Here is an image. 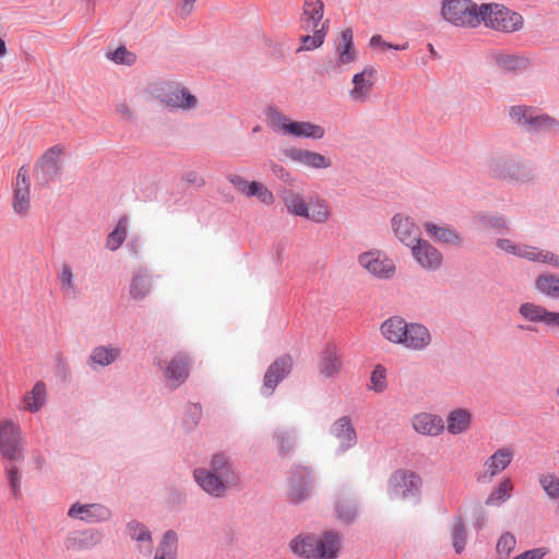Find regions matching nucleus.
Returning a JSON list of instances; mask_svg holds the SVG:
<instances>
[{"label":"nucleus","mask_w":559,"mask_h":559,"mask_svg":"<svg viewBox=\"0 0 559 559\" xmlns=\"http://www.w3.org/2000/svg\"><path fill=\"white\" fill-rule=\"evenodd\" d=\"M193 477L205 492L216 498L224 497L228 488L237 486L240 481L231 462L224 453L214 454L209 468L194 469Z\"/></svg>","instance_id":"f257e3e1"},{"label":"nucleus","mask_w":559,"mask_h":559,"mask_svg":"<svg viewBox=\"0 0 559 559\" xmlns=\"http://www.w3.org/2000/svg\"><path fill=\"white\" fill-rule=\"evenodd\" d=\"M341 547V536L333 531L321 535H299L290 542L292 550L306 559H336Z\"/></svg>","instance_id":"f03ea898"},{"label":"nucleus","mask_w":559,"mask_h":559,"mask_svg":"<svg viewBox=\"0 0 559 559\" xmlns=\"http://www.w3.org/2000/svg\"><path fill=\"white\" fill-rule=\"evenodd\" d=\"M441 16L456 27L476 28L481 24L483 3L472 0H443Z\"/></svg>","instance_id":"7ed1b4c3"},{"label":"nucleus","mask_w":559,"mask_h":559,"mask_svg":"<svg viewBox=\"0 0 559 559\" xmlns=\"http://www.w3.org/2000/svg\"><path fill=\"white\" fill-rule=\"evenodd\" d=\"M481 23L488 28L502 33H514L524 26L521 14L500 3H483Z\"/></svg>","instance_id":"20e7f679"},{"label":"nucleus","mask_w":559,"mask_h":559,"mask_svg":"<svg viewBox=\"0 0 559 559\" xmlns=\"http://www.w3.org/2000/svg\"><path fill=\"white\" fill-rule=\"evenodd\" d=\"M0 454L11 461L23 457L22 429L17 423L9 419L0 421Z\"/></svg>","instance_id":"39448f33"},{"label":"nucleus","mask_w":559,"mask_h":559,"mask_svg":"<svg viewBox=\"0 0 559 559\" xmlns=\"http://www.w3.org/2000/svg\"><path fill=\"white\" fill-rule=\"evenodd\" d=\"M378 72L371 66H366L360 72L352 78L350 87L347 95L354 104H367L371 100L372 93L377 83Z\"/></svg>","instance_id":"423d86ee"},{"label":"nucleus","mask_w":559,"mask_h":559,"mask_svg":"<svg viewBox=\"0 0 559 559\" xmlns=\"http://www.w3.org/2000/svg\"><path fill=\"white\" fill-rule=\"evenodd\" d=\"M12 209L22 217L27 216L31 210V180L25 166L20 167L13 183Z\"/></svg>","instance_id":"0eeeda50"},{"label":"nucleus","mask_w":559,"mask_h":559,"mask_svg":"<svg viewBox=\"0 0 559 559\" xmlns=\"http://www.w3.org/2000/svg\"><path fill=\"white\" fill-rule=\"evenodd\" d=\"M488 168L495 176L501 178L525 180L530 176V171L520 160L506 155L491 157L488 162Z\"/></svg>","instance_id":"6e6552de"},{"label":"nucleus","mask_w":559,"mask_h":559,"mask_svg":"<svg viewBox=\"0 0 559 559\" xmlns=\"http://www.w3.org/2000/svg\"><path fill=\"white\" fill-rule=\"evenodd\" d=\"M358 262L367 272L379 278H391L395 273L393 261L380 251L361 253Z\"/></svg>","instance_id":"1a4fd4ad"},{"label":"nucleus","mask_w":559,"mask_h":559,"mask_svg":"<svg viewBox=\"0 0 559 559\" xmlns=\"http://www.w3.org/2000/svg\"><path fill=\"white\" fill-rule=\"evenodd\" d=\"M324 4L322 0H305L300 17L301 29L306 33L318 28L329 29V21L323 20Z\"/></svg>","instance_id":"9d476101"},{"label":"nucleus","mask_w":559,"mask_h":559,"mask_svg":"<svg viewBox=\"0 0 559 559\" xmlns=\"http://www.w3.org/2000/svg\"><path fill=\"white\" fill-rule=\"evenodd\" d=\"M416 262L427 271H437L443 262L442 253L427 240H419L411 248Z\"/></svg>","instance_id":"9b49d317"},{"label":"nucleus","mask_w":559,"mask_h":559,"mask_svg":"<svg viewBox=\"0 0 559 559\" xmlns=\"http://www.w3.org/2000/svg\"><path fill=\"white\" fill-rule=\"evenodd\" d=\"M391 223L394 235L405 246L412 248L421 240L419 227L411 217L396 214L393 216Z\"/></svg>","instance_id":"f8f14e48"},{"label":"nucleus","mask_w":559,"mask_h":559,"mask_svg":"<svg viewBox=\"0 0 559 559\" xmlns=\"http://www.w3.org/2000/svg\"><path fill=\"white\" fill-rule=\"evenodd\" d=\"M280 129L285 134L313 140H321L325 134L324 128L320 124L310 121H288L285 117L280 118Z\"/></svg>","instance_id":"ddd939ff"},{"label":"nucleus","mask_w":559,"mask_h":559,"mask_svg":"<svg viewBox=\"0 0 559 559\" xmlns=\"http://www.w3.org/2000/svg\"><path fill=\"white\" fill-rule=\"evenodd\" d=\"M293 359L290 356H283L276 359L266 370L263 382V394L271 395L276 385L290 372Z\"/></svg>","instance_id":"4468645a"},{"label":"nucleus","mask_w":559,"mask_h":559,"mask_svg":"<svg viewBox=\"0 0 559 559\" xmlns=\"http://www.w3.org/2000/svg\"><path fill=\"white\" fill-rule=\"evenodd\" d=\"M285 156L301 166L312 169H326L331 167L332 162L329 157L306 148L290 147L285 151Z\"/></svg>","instance_id":"2eb2a0df"},{"label":"nucleus","mask_w":559,"mask_h":559,"mask_svg":"<svg viewBox=\"0 0 559 559\" xmlns=\"http://www.w3.org/2000/svg\"><path fill=\"white\" fill-rule=\"evenodd\" d=\"M421 479L413 472H400L393 476V495L396 498L407 499L419 492Z\"/></svg>","instance_id":"dca6fc26"},{"label":"nucleus","mask_w":559,"mask_h":559,"mask_svg":"<svg viewBox=\"0 0 559 559\" xmlns=\"http://www.w3.org/2000/svg\"><path fill=\"white\" fill-rule=\"evenodd\" d=\"M189 376V360L187 356L176 355L166 366L164 371L168 386L175 389L186 381Z\"/></svg>","instance_id":"f3484780"},{"label":"nucleus","mask_w":559,"mask_h":559,"mask_svg":"<svg viewBox=\"0 0 559 559\" xmlns=\"http://www.w3.org/2000/svg\"><path fill=\"white\" fill-rule=\"evenodd\" d=\"M336 61L335 67L343 69L344 67L353 63L357 58V51L353 43V31L345 28L341 32L338 41L336 43Z\"/></svg>","instance_id":"a211bd4d"},{"label":"nucleus","mask_w":559,"mask_h":559,"mask_svg":"<svg viewBox=\"0 0 559 559\" xmlns=\"http://www.w3.org/2000/svg\"><path fill=\"white\" fill-rule=\"evenodd\" d=\"M153 287V276L146 267H139L133 272L130 285L129 294L134 300H143L146 298Z\"/></svg>","instance_id":"6ab92c4d"},{"label":"nucleus","mask_w":559,"mask_h":559,"mask_svg":"<svg viewBox=\"0 0 559 559\" xmlns=\"http://www.w3.org/2000/svg\"><path fill=\"white\" fill-rule=\"evenodd\" d=\"M331 432L336 439L337 447L341 451H346L356 444V430L350 419L346 416L341 417L333 424Z\"/></svg>","instance_id":"aec40b11"},{"label":"nucleus","mask_w":559,"mask_h":559,"mask_svg":"<svg viewBox=\"0 0 559 559\" xmlns=\"http://www.w3.org/2000/svg\"><path fill=\"white\" fill-rule=\"evenodd\" d=\"M402 346L412 350H423L431 342L430 332L426 326L419 323L407 324V331L405 332Z\"/></svg>","instance_id":"412c9836"},{"label":"nucleus","mask_w":559,"mask_h":559,"mask_svg":"<svg viewBox=\"0 0 559 559\" xmlns=\"http://www.w3.org/2000/svg\"><path fill=\"white\" fill-rule=\"evenodd\" d=\"M102 535L98 532L88 530L69 535L64 540V546L67 550L76 552L91 549L98 545Z\"/></svg>","instance_id":"4be33fe9"},{"label":"nucleus","mask_w":559,"mask_h":559,"mask_svg":"<svg viewBox=\"0 0 559 559\" xmlns=\"http://www.w3.org/2000/svg\"><path fill=\"white\" fill-rule=\"evenodd\" d=\"M416 432L425 436H438L444 429L443 419L435 414L419 413L412 419Z\"/></svg>","instance_id":"5701e85b"},{"label":"nucleus","mask_w":559,"mask_h":559,"mask_svg":"<svg viewBox=\"0 0 559 559\" xmlns=\"http://www.w3.org/2000/svg\"><path fill=\"white\" fill-rule=\"evenodd\" d=\"M343 367L342 358L335 346H328L321 354L318 365L319 372L325 378H335Z\"/></svg>","instance_id":"b1692460"},{"label":"nucleus","mask_w":559,"mask_h":559,"mask_svg":"<svg viewBox=\"0 0 559 559\" xmlns=\"http://www.w3.org/2000/svg\"><path fill=\"white\" fill-rule=\"evenodd\" d=\"M68 515L87 522H97L107 520L110 516V512L102 504H73Z\"/></svg>","instance_id":"393cba45"},{"label":"nucleus","mask_w":559,"mask_h":559,"mask_svg":"<svg viewBox=\"0 0 559 559\" xmlns=\"http://www.w3.org/2000/svg\"><path fill=\"white\" fill-rule=\"evenodd\" d=\"M424 228L431 238L439 242L451 246L462 245L463 239L461 235L451 226L436 225L431 222H426Z\"/></svg>","instance_id":"a878e982"},{"label":"nucleus","mask_w":559,"mask_h":559,"mask_svg":"<svg viewBox=\"0 0 559 559\" xmlns=\"http://www.w3.org/2000/svg\"><path fill=\"white\" fill-rule=\"evenodd\" d=\"M495 64L504 72H519L530 66L527 57L522 55L496 52L492 55Z\"/></svg>","instance_id":"bb28decb"},{"label":"nucleus","mask_w":559,"mask_h":559,"mask_svg":"<svg viewBox=\"0 0 559 559\" xmlns=\"http://www.w3.org/2000/svg\"><path fill=\"white\" fill-rule=\"evenodd\" d=\"M513 459V450L511 448H500L493 452L485 462L486 473L491 479L502 471H504Z\"/></svg>","instance_id":"cd10ccee"},{"label":"nucleus","mask_w":559,"mask_h":559,"mask_svg":"<svg viewBox=\"0 0 559 559\" xmlns=\"http://www.w3.org/2000/svg\"><path fill=\"white\" fill-rule=\"evenodd\" d=\"M407 322L401 317H391L381 324V333L384 338L393 344L402 345Z\"/></svg>","instance_id":"c85d7f7f"},{"label":"nucleus","mask_w":559,"mask_h":559,"mask_svg":"<svg viewBox=\"0 0 559 559\" xmlns=\"http://www.w3.org/2000/svg\"><path fill=\"white\" fill-rule=\"evenodd\" d=\"M127 531L131 539L136 542L138 549L145 555H150L153 546V539L150 530L144 524L132 521L128 524Z\"/></svg>","instance_id":"c756f323"},{"label":"nucleus","mask_w":559,"mask_h":559,"mask_svg":"<svg viewBox=\"0 0 559 559\" xmlns=\"http://www.w3.org/2000/svg\"><path fill=\"white\" fill-rule=\"evenodd\" d=\"M178 554V535L174 531L164 533L159 540L153 559H177Z\"/></svg>","instance_id":"7c9ffc66"},{"label":"nucleus","mask_w":559,"mask_h":559,"mask_svg":"<svg viewBox=\"0 0 559 559\" xmlns=\"http://www.w3.org/2000/svg\"><path fill=\"white\" fill-rule=\"evenodd\" d=\"M519 258L527 259L533 262L548 263L559 267V257L537 247L521 245Z\"/></svg>","instance_id":"2f4dec72"},{"label":"nucleus","mask_w":559,"mask_h":559,"mask_svg":"<svg viewBox=\"0 0 559 559\" xmlns=\"http://www.w3.org/2000/svg\"><path fill=\"white\" fill-rule=\"evenodd\" d=\"M57 280L59 282L61 293L66 298L74 299L79 296L80 290L75 283V276L72 267L68 263H63L61 265Z\"/></svg>","instance_id":"473e14b6"},{"label":"nucleus","mask_w":559,"mask_h":559,"mask_svg":"<svg viewBox=\"0 0 559 559\" xmlns=\"http://www.w3.org/2000/svg\"><path fill=\"white\" fill-rule=\"evenodd\" d=\"M46 396L45 383L41 381L36 382L33 389L23 397V409L37 413L46 403Z\"/></svg>","instance_id":"72a5a7b5"},{"label":"nucleus","mask_w":559,"mask_h":559,"mask_svg":"<svg viewBox=\"0 0 559 559\" xmlns=\"http://www.w3.org/2000/svg\"><path fill=\"white\" fill-rule=\"evenodd\" d=\"M472 423V415L468 411L457 408L452 411L447 418V429L452 435L466 431Z\"/></svg>","instance_id":"f704fd0d"},{"label":"nucleus","mask_w":559,"mask_h":559,"mask_svg":"<svg viewBox=\"0 0 559 559\" xmlns=\"http://www.w3.org/2000/svg\"><path fill=\"white\" fill-rule=\"evenodd\" d=\"M165 103L171 107L192 109L197 106L198 99L188 90L176 87L166 96Z\"/></svg>","instance_id":"c9c22d12"},{"label":"nucleus","mask_w":559,"mask_h":559,"mask_svg":"<svg viewBox=\"0 0 559 559\" xmlns=\"http://www.w3.org/2000/svg\"><path fill=\"white\" fill-rule=\"evenodd\" d=\"M119 355L120 349L117 347L98 346L92 350L88 362L92 368L95 366L106 367L115 361Z\"/></svg>","instance_id":"e433bc0d"},{"label":"nucleus","mask_w":559,"mask_h":559,"mask_svg":"<svg viewBox=\"0 0 559 559\" xmlns=\"http://www.w3.org/2000/svg\"><path fill=\"white\" fill-rule=\"evenodd\" d=\"M63 153L64 150L61 145L48 148L39 160L41 168L49 174L57 175L61 169V156Z\"/></svg>","instance_id":"4c0bfd02"},{"label":"nucleus","mask_w":559,"mask_h":559,"mask_svg":"<svg viewBox=\"0 0 559 559\" xmlns=\"http://www.w3.org/2000/svg\"><path fill=\"white\" fill-rule=\"evenodd\" d=\"M535 286L542 294L559 299V276L542 274L536 278Z\"/></svg>","instance_id":"58836bf2"},{"label":"nucleus","mask_w":559,"mask_h":559,"mask_svg":"<svg viewBox=\"0 0 559 559\" xmlns=\"http://www.w3.org/2000/svg\"><path fill=\"white\" fill-rule=\"evenodd\" d=\"M283 201L289 213L305 218L308 215V204L301 194L288 191L285 193Z\"/></svg>","instance_id":"ea45409f"},{"label":"nucleus","mask_w":559,"mask_h":559,"mask_svg":"<svg viewBox=\"0 0 559 559\" xmlns=\"http://www.w3.org/2000/svg\"><path fill=\"white\" fill-rule=\"evenodd\" d=\"M128 217L121 216L115 229L107 236L106 248L115 251L123 243L127 237Z\"/></svg>","instance_id":"a19ab883"},{"label":"nucleus","mask_w":559,"mask_h":559,"mask_svg":"<svg viewBox=\"0 0 559 559\" xmlns=\"http://www.w3.org/2000/svg\"><path fill=\"white\" fill-rule=\"evenodd\" d=\"M330 217V210L324 200L317 199L314 201H310L308 204V215L307 219H310L314 223H325Z\"/></svg>","instance_id":"79ce46f5"},{"label":"nucleus","mask_w":559,"mask_h":559,"mask_svg":"<svg viewBox=\"0 0 559 559\" xmlns=\"http://www.w3.org/2000/svg\"><path fill=\"white\" fill-rule=\"evenodd\" d=\"M536 109L527 106H512L509 109L510 118L518 124H522L531 129Z\"/></svg>","instance_id":"37998d69"},{"label":"nucleus","mask_w":559,"mask_h":559,"mask_svg":"<svg viewBox=\"0 0 559 559\" xmlns=\"http://www.w3.org/2000/svg\"><path fill=\"white\" fill-rule=\"evenodd\" d=\"M513 490V484L511 479H503L499 486L487 497L486 504L487 506H499L506 500H508L511 496V491Z\"/></svg>","instance_id":"c03bdc74"},{"label":"nucleus","mask_w":559,"mask_h":559,"mask_svg":"<svg viewBox=\"0 0 559 559\" xmlns=\"http://www.w3.org/2000/svg\"><path fill=\"white\" fill-rule=\"evenodd\" d=\"M328 32L323 28H318L316 31H310V33H306L300 37V47L297 49V51L302 50H313L316 48H319L324 43L325 36Z\"/></svg>","instance_id":"a18cd8bd"},{"label":"nucleus","mask_w":559,"mask_h":559,"mask_svg":"<svg viewBox=\"0 0 559 559\" xmlns=\"http://www.w3.org/2000/svg\"><path fill=\"white\" fill-rule=\"evenodd\" d=\"M538 483L549 499H559V477L557 475L543 473L538 476Z\"/></svg>","instance_id":"49530a36"},{"label":"nucleus","mask_w":559,"mask_h":559,"mask_svg":"<svg viewBox=\"0 0 559 559\" xmlns=\"http://www.w3.org/2000/svg\"><path fill=\"white\" fill-rule=\"evenodd\" d=\"M546 310L547 309L540 305L524 302L520 306L519 313L527 321L543 323Z\"/></svg>","instance_id":"de8ad7c7"},{"label":"nucleus","mask_w":559,"mask_h":559,"mask_svg":"<svg viewBox=\"0 0 559 559\" xmlns=\"http://www.w3.org/2000/svg\"><path fill=\"white\" fill-rule=\"evenodd\" d=\"M252 197H255L264 205H271L275 201L273 192L260 181H251V189L248 198Z\"/></svg>","instance_id":"09e8293b"},{"label":"nucleus","mask_w":559,"mask_h":559,"mask_svg":"<svg viewBox=\"0 0 559 559\" xmlns=\"http://www.w3.org/2000/svg\"><path fill=\"white\" fill-rule=\"evenodd\" d=\"M516 546V538L511 533H503L496 546L497 555L500 559H507L510 557L511 552L514 550Z\"/></svg>","instance_id":"8fccbe9b"},{"label":"nucleus","mask_w":559,"mask_h":559,"mask_svg":"<svg viewBox=\"0 0 559 559\" xmlns=\"http://www.w3.org/2000/svg\"><path fill=\"white\" fill-rule=\"evenodd\" d=\"M466 527L463 521L460 519L453 525L452 531V545L456 554H461L466 544Z\"/></svg>","instance_id":"3c124183"},{"label":"nucleus","mask_w":559,"mask_h":559,"mask_svg":"<svg viewBox=\"0 0 559 559\" xmlns=\"http://www.w3.org/2000/svg\"><path fill=\"white\" fill-rule=\"evenodd\" d=\"M357 511L354 503L349 500L342 499L336 503V515L337 519L350 523L356 518Z\"/></svg>","instance_id":"603ef678"},{"label":"nucleus","mask_w":559,"mask_h":559,"mask_svg":"<svg viewBox=\"0 0 559 559\" xmlns=\"http://www.w3.org/2000/svg\"><path fill=\"white\" fill-rule=\"evenodd\" d=\"M386 388V370L381 365L374 367L370 377L369 389L374 392H382Z\"/></svg>","instance_id":"864d4df0"},{"label":"nucleus","mask_w":559,"mask_h":559,"mask_svg":"<svg viewBox=\"0 0 559 559\" xmlns=\"http://www.w3.org/2000/svg\"><path fill=\"white\" fill-rule=\"evenodd\" d=\"M7 477L11 487V491L15 498L21 497V480L22 475L15 465H10L5 468Z\"/></svg>","instance_id":"5fc2aeb1"},{"label":"nucleus","mask_w":559,"mask_h":559,"mask_svg":"<svg viewBox=\"0 0 559 559\" xmlns=\"http://www.w3.org/2000/svg\"><path fill=\"white\" fill-rule=\"evenodd\" d=\"M477 221L483 228H491L496 230H503L508 228L506 219L501 216L480 215Z\"/></svg>","instance_id":"6e6d98bb"},{"label":"nucleus","mask_w":559,"mask_h":559,"mask_svg":"<svg viewBox=\"0 0 559 559\" xmlns=\"http://www.w3.org/2000/svg\"><path fill=\"white\" fill-rule=\"evenodd\" d=\"M227 180L239 193L248 198L251 189V181H248L245 177L238 174L228 175Z\"/></svg>","instance_id":"4d7b16f0"},{"label":"nucleus","mask_w":559,"mask_h":559,"mask_svg":"<svg viewBox=\"0 0 559 559\" xmlns=\"http://www.w3.org/2000/svg\"><path fill=\"white\" fill-rule=\"evenodd\" d=\"M110 59L119 64L131 66L135 62V55L129 51L126 47H119L110 53Z\"/></svg>","instance_id":"13d9d810"},{"label":"nucleus","mask_w":559,"mask_h":559,"mask_svg":"<svg viewBox=\"0 0 559 559\" xmlns=\"http://www.w3.org/2000/svg\"><path fill=\"white\" fill-rule=\"evenodd\" d=\"M557 126H558V122L555 118H552L548 115H544V114L537 115V111H536L531 129L532 130H551Z\"/></svg>","instance_id":"bf43d9fd"},{"label":"nucleus","mask_w":559,"mask_h":559,"mask_svg":"<svg viewBox=\"0 0 559 559\" xmlns=\"http://www.w3.org/2000/svg\"><path fill=\"white\" fill-rule=\"evenodd\" d=\"M276 439L280 445V451L282 453H288L295 444L294 435L287 430L278 431L276 433Z\"/></svg>","instance_id":"052dcab7"},{"label":"nucleus","mask_w":559,"mask_h":559,"mask_svg":"<svg viewBox=\"0 0 559 559\" xmlns=\"http://www.w3.org/2000/svg\"><path fill=\"white\" fill-rule=\"evenodd\" d=\"M496 245L503 252L512 254V255H515V257H519L521 245H518V243H515L512 240L507 239V238L498 239Z\"/></svg>","instance_id":"680f3d73"},{"label":"nucleus","mask_w":559,"mask_h":559,"mask_svg":"<svg viewBox=\"0 0 559 559\" xmlns=\"http://www.w3.org/2000/svg\"><path fill=\"white\" fill-rule=\"evenodd\" d=\"M545 556V551L540 548H535L531 550H526L518 556H515L513 559H543Z\"/></svg>","instance_id":"e2e57ef3"},{"label":"nucleus","mask_w":559,"mask_h":559,"mask_svg":"<svg viewBox=\"0 0 559 559\" xmlns=\"http://www.w3.org/2000/svg\"><path fill=\"white\" fill-rule=\"evenodd\" d=\"M116 110L119 114L120 118L123 120L129 121L133 118V112H132L129 104L126 102H121V103L117 104Z\"/></svg>","instance_id":"0e129e2a"},{"label":"nucleus","mask_w":559,"mask_h":559,"mask_svg":"<svg viewBox=\"0 0 559 559\" xmlns=\"http://www.w3.org/2000/svg\"><path fill=\"white\" fill-rule=\"evenodd\" d=\"M543 323L549 328H559V312L546 310Z\"/></svg>","instance_id":"69168bd1"},{"label":"nucleus","mask_w":559,"mask_h":559,"mask_svg":"<svg viewBox=\"0 0 559 559\" xmlns=\"http://www.w3.org/2000/svg\"><path fill=\"white\" fill-rule=\"evenodd\" d=\"M370 45L372 47H377V46H384V47H388V48H394V49H403L404 47H400V46H392L390 44H385L383 40H382V37L380 35H374L371 37L370 39Z\"/></svg>","instance_id":"338daca9"},{"label":"nucleus","mask_w":559,"mask_h":559,"mask_svg":"<svg viewBox=\"0 0 559 559\" xmlns=\"http://www.w3.org/2000/svg\"><path fill=\"white\" fill-rule=\"evenodd\" d=\"M195 0H183L181 7H180V14L182 16H187L191 10H192V4Z\"/></svg>","instance_id":"774afa93"}]
</instances>
